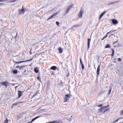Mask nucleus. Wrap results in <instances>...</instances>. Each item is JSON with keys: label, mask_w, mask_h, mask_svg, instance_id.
I'll return each instance as SVG.
<instances>
[{"label": "nucleus", "mask_w": 123, "mask_h": 123, "mask_svg": "<svg viewBox=\"0 0 123 123\" xmlns=\"http://www.w3.org/2000/svg\"><path fill=\"white\" fill-rule=\"evenodd\" d=\"M118 60L119 61H121V59L120 58H119L118 59Z\"/></svg>", "instance_id": "obj_30"}, {"label": "nucleus", "mask_w": 123, "mask_h": 123, "mask_svg": "<svg viewBox=\"0 0 123 123\" xmlns=\"http://www.w3.org/2000/svg\"><path fill=\"white\" fill-rule=\"evenodd\" d=\"M105 108H105L104 110H103V113H104L105 111L108 110V108L106 109Z\"/></svg>", "instance_id": "obj_24"}, {"label": "nucleus", "mask_w": 123, "mask_h": 123, "mask_svg": "<svg viewBox=\"0 0 123 123\" xmlns=\"http://www.w3.org/2000/svg\"><path fill=\"white\" fill-rule=\"evenodd\" d=\"M114 2H112V4H114Z\"/></svg>", "instance_id": "obj_50"}, {"label": "nucleus", "mask_w": 123, "mask_h": 123, "mask_svg": "<svg viewBox=\"0 0 123 123\" xmlns=\"http://www.w3.org/2000/svg\"><path fill=\"white\" fill-rule=\"evenodd\" d=\"M55 123H59V122L56 121H54Z\"/></svg>", "instance_id": "obj_32"}, {"label": "nucleus", "mask_w": 123, "mask_h": 123, "mask_svg": "<svg viewBox=\"0 0 123 123\" xmlns=\"http://www.w3.org/2000/svg\"><path fill=\"white\" fill-rule=\"evenodd\" d=\"M122 89H123V88H122Z\"/></svg>", "instance_id": "obj_52"}, {"label": "nucleus", "mask_w": 123, "mask_h": 123, "mask_svg": "<svg viewBox=\"0 0 123 123\" xmlns=\"http://www.w3.org/2000/svg\"><path fill=\"white\" fill-rule=\"evenodd\" d=\"M80 61H81V59H80Z\"/></svg>", "instance_id": "obj_47"}, {"label": "nucleus", "mask_w": 123, "mask_h": 123, "mask_svg": "<svg viewBox=\"0 0 123 123\" xmlns=\"http://www.w3.org/2000/svg\"><path fill=\"white\" fill-rule=\"evenodd\" d=\"M37 68H37L34 69V71L37 73H38L39 71V70L37 69Z\"/></svg>", "instance_id": "obj_22"}, {"label": "nucleus", "mask_w": 123, "mask_h": 123, "mask_svg": "<svg viewBox=\"0 0 123 123\" xmlns=\"http://www.w3.org/2000/svg\"><path fill=\"white\" fill-rule=\"evenodd\" d=\"M111 89L110 90H109V91L108 93V94H110V93H111Z\"/></svg>", "instance_id": "obj_33"}, {"label": "nucleus", "mask_w": 123, "mask_h": 123, "mask_svg": "<svg viewBox=\"0 0 123 123\" xmlns=\"http://www.w3.org/2000/svg\"><path fill=\"white\" fill-rule=\"evenodd\" d=\"M1 83L2 85L3 86H6V85L8 82L6 81H5V82H1Z\"/></svg>", "instance_id": "obj_8"}, {"label": "nucleus", "mask_w": 123, "mask_h": 123, "mask_svg": "<svg viewBox=\"0 0 123 123\" xmlns=\"http://www.w3.org/2000/svg\"><path fill=\"white\" fill-rule=\"evenodd\" d=\"M1 4H3L2 3H0V5H1Z\"/></svg>", "instance_id": "obj_46"}, {"label": "nucleus", "mask_w": 123, "mask_h": 123, "mask_svg": "<svg viewBox=\"0 0 123 123\" xmlns=\"http://www.w3.org/2000/svg\"><path fill=\"white\" fill-rule=\"evenodd\" d=\"M112 54H114V52L113 49H112Z\"/></svg>", "instance_id": "obj_29"}, {"label": "nucleus", "mask_w": 123, "mask_h": 123, "mask_svg": "<svg viewBox=\"0 0 123 123\" xmlns=\"http://www.w3.org/2000/svg\"><path fill=\"white\" fill-rule=\"evenodd\" d=\"M91 40V39L90 38L88 39V38L87 39V48L88 49L90 46V42Z\"/></svg>", "instance_id": "obj_9"}, {"label": "nucleus", "mask_w": 123, "mask_h": 123, "mask_svg": "<svg viewBox=\"0 0 123 123\" xmlns=\"http://www.w3.org/2000/svg\"><path fill=\"white\" fill-rule=\"evenodd\" d=\"M25 66H21V68H19V69H20L21 70H25V71H24V73L26 71V70H25Z\"/></svg>", "instance_id": "obj_12"}, {"label": "nucleus", "mask_w": 123, "mask_h": 123, "mask_svg": "<svg viewBox=\"0 0 123 123\" xmlns=\"http://www.w3.org/2000/svg\"><path fill=\"white\" fill-rule=\"evenodd\" d=\"M111 47V46L109 44H107L105 46V48H110Z\"/></svg>", "instance_id": "obj_20"}, {"label": "nucleus", "mask_w": 123, "mask_h": 123, "mask_svg": "<svg viewBox=\"0 0 123 123\" xmlns=\"http://www.w3.org/2000/svg\"><path fill=\"white\" fill-rule=\"evenodd\" d=\"M32 59H33V58L30 59L28 60H27L26 61H20L18 62H16L15 63L18 64V63H21L23 62H27V61H30L32 60Z\"/></svg>", "instance_id": "obj_6"}, {"label": "nucleus", "mask_w": 123, "mask_h": 123, "mask_svg": "<svg viewBox=\"0 0 123 123\" xmlns=\"http://www.w3.org/2000/svg\"><path fill=\"white\" fill-rule=\"evenodd\" d=\"M37 78L38 80L39 79V77H37Z\"/></svg>", "instance_id": "obj_44"}, {"label": "nucleus", "mask_w": 123, "mask_h": 123, "mask_svg": "<svg viewBox=\"0 0 123 123\" xmlns=\"http://www.w3.org/2000/svg\"><path fill=\"white\" fill-rule=\"evenodd\" d=\"M113 34H111L110 36H111L113 35Z\"/></svg>", "instance_id": "obj_48"}, {"label": "nucleus", "mask_w": 123, "mask_h": 123, "mask_svg": "<svg viewBox=\"0 0 123 123\" xmlns=\"http://www.w3.org/2000/svg\"><path fill=\"white\" fill-rule=\"evenodd\" d=\"M20 103V102H18L13 104L12 105V107H13L14 106V105H18Z\"/></svg>", "instance_id": "obj_21"}, {"label": "nucleus", "mask_w": 123, "mask_h": 123, "mask_svg": "<svg viewBox=\"0 0 123 123\" xmlns=\"http://www.w3.org/2000/svg\"><path fill=\"white\" fill-rule=\"evenodd\" d=\"M52 123H55L54 121H52Z\"/></svg>", "instance_id": "obj_45"}, {"label": "nucleus", "mask_w": 123, "mask_h": 123, "mask_svg": "<svg viewBox=\"0 0 123 123\" xmlns=\"http://www.w3.org/2000/svg\"><path fill=\"white\" fill-rule=\"evenodd\" d=\"M114 31H111L110 32H108L106 34L104 37L105 38H106L108 36L107 34L109 33H110V34H111V33H112Z\"/></svg>", "instance_id": "obj_11"}, {"label": "nucleus", "mask_w": 123, "mask_h": 123, "mask_svg": "<svg viewBox=\"0 0 123 123\" xmlns=\"http://www.w3.org/2000/svg\"><path fill=\"white\" fill-rule=\"evenodd\" d=\"M73 5H72L69 6L67 8L66 12V13H67L71 9L73 6Z\"/></svg>", "instance_id": "obj_4"}, {"label": "nucleus", "mask_w": 123, "mask_h": 123, "mask_svg": "<svg viewBox=\"0 0 123 123\" xmlns=\"http://www.w3.org/2000/svg\"><path fill=\"white\" fill-rule=\"evenodd\" d=\"M83 13V11L82 10H80L78 13V17L81 18L82 16V14Z\"/></svg>", "instance_id": "obj_3"}, {"label": "nucleus", "mask_w": 123, "mask_h": 123, "mask_svg": "<svg viewBox=\"0 0 123 123\" xmlns=\"http://www.w3.org/2000/svg\"><path fill=\"white\" fill-rule=\"evenodd\" d=\"M39 94L37 92L34 95H33V97H35L36 96H39Z\"/></svg>", "instance_id": "obj_17"}, {"label": "nucleus", "mask_w": 123, "mask_h": 123, "mask_svg": "<svg viewBox=\"0 0 123 123\" xmlns=\"http://www.w3.org/2000/svg\"><path fill=\"white\" fill-rule=\"evenodd\" d=\"M18 98H19L22 95V92L20 91H18Z\"/></svg>", "instance_id": "obj_14"}, {"label": "nucleus", "mask_w": 123, "mask_h": 123, "mask_svg": "<svg viewBox=\"0 0 123 123\" xmlns=\"http://www.w3.org/2000/svg\"><path fill=\"white\" fill-rule=\"evenodd\" d=\"M52 123V122H49L48 123Z\"/></svg>", "instance_id": "obj_39"}, {"label": "nucleus", "mask_w": 123, "mask_h": 123, "mask_svg": "<svg viewBox=\"0 0 123 123\" xmlns=\"http://www.w3.org/2000/svg\"><path fill=\"white\" fill-rule=\"evenodd\" d=\"M21 66H18L16 67V68H19H19H20L21 67Z\"/></svg>", "instance_id": "obj_31"}, {"label": "nucleus", "mask_w": 123, "mask_h": 123, "mask_svg": "<svg viewBox=\"0 0 123 123\" xmlns=\"http://www.w3.org/2000/svg\"><path fill=\"white\" fill-rule=\"evenodd\" d=\"M120 118H119V119H117L116 120V122H117V121H118V120L119 119H120Z\"/></svg>", "instance_id": "obj_40"}, {"label": "nucleus", "mask_w": 123, "mask_h": 123, "mask_svg": "<svg viewBox=\"0 0 123 123\" xmlns=\"http://www.w3.org/2000/svg\"><path fill=\"white\" fill-rule=\"evenodd\" d=\"M15 1H12V2H14Z\"/></svg>", "instance_id": "obj_49"}, {"label": "nucleus", "mask_w": 123, "mask_h": 123, "mask_svg": "<svg viewBox=\"0 0 123 123\" xmlns=\"http://www.w3.org/2000/svg\"><path fill=\"white\" fill-rule=\"evenodd\" d=\"M70 95L69 94L66 95L64 98V102H67L69 99V98L70 97Z\"/></svg>", "instance_id": "obj_2"}, {"label": "nucleus", "mask_w": 123, "mask_h": 123, "mask_svg": "<svg viewBox=\"0 0 123 123\" xmlns=\"http://www.w3.org/2000/svg\"><path fill=\"white\" fill-rule=\"evenodd\" d=\"M111 56H113V55H114V54H111Z\"/></svg>", "instance_id": "obj_43"}, {"label": "nucleus", "mask_w": 123, "mask_h": 123, "mask_svg": "<svg viewBox=\"0 0 123 123\" xmlns=\"http://www.w3.org/2000/svg\"><path fill=\"white\" fill-rule=\"evenodd\" d=\"M58 50L59 51V52L60 53H61L62 52V50L61 48L60 47L59 48Z\"/></svg>", "instance_id": "obj_16"}, {"label": "nucleus", "mask_w": 123, "mask_h": 123, "mask_svg": "<svg viewBox=\"0 0 123 123\" xmlns=\"http://www.w3.org/2000/svg\"><path fill=\"white\" fill-rule=\"evenodd\" d=\"M80 63H81V64H82V61H80Z\"/></svg>", "instance_id": "obj_42"}, {"label": "nucleus", "mask_w": 123, "mask_h": 123, "mask_svg": "<svg viewBox=\"0 0 123 123\" xmlns=\"http://www.w3.org/2000/svg\"><path fill=\"white\" fill-rule=\"evenodd\" d=\"M13 72L14 74H16L17 73L18 71L17 70H14L13 71Z\"/></svg>", "instance_id": "obj_23"}, {"label": "nucleus", "mask_w": 123, "mask_h": 123, "mask_svg": "<svg viewBox=\"0 0 123 123\" xmlns=\"http://www.w3.org/2000/svg\"><path fill=\"white\" fill-rule=\"evenodd\" d=\"M104 58V57L101 56L100 55V56H99L98 57L99 59H102V60Z\"/></svg>", "instance_id": "obj_25"}, {"label": "nucleus", "mask_w": 123, "mask_h": 123, "mask_svg": "<svg viewBox=\"0 0 123 123\" xmlns=\"http://www.w3.org/2000/svg\"><path fill=\"white\" fill-rule=\"evenodd\" d=\"M102 106V104H100L98 106V107H101Z\"/></svg>", "instance_id": "obj_35"}, {"label": "nucleus", "mask_w": 123, "mask_h": 123, "mask_svg": "<svg viewBox=\"0 0 123 123\" xmlns=\"http://www.w3.org/2000/svg\"><path fill=\"white\" fill-rule=\"evenodd\" d=\"M100 65H99L97 68V76H98L99 74V71H100Z\"/></svg>", "instance_id": "obj_7"}, {"label": "nucleus", "mask_w": 123, "mask_h": 123, "mask_svg": "<svg viewBox=\"0 0 123 123\" xmlns=\"http://www.w3.org/2000/svg\"><path fill=\"white\" fill-rule=\"evenodd\" d=\"M105 12H106L105 11H104V12H102L101 14H100V16L99 18H100L103 15L105 14Z\"/></svg>", "instance_id": "obj_15"}, {"label": "nucleus", "mask_w": 123, "mask_h": 123, "mask_svg": "<svg viewBox=\"0 0 123 123\" xmlns=\"http://www.w3.org/2000/svg\"><path fill=\"white\" fill-rule=\"evenodd\" d=\"M109 106V105H107L106 106H105L104 107H102L99 110V112H103V110L105 109V108H106L107 107Z\"/></svg>", "instance_id": "obj_5"}, {"label": "nucleus", "mask_w": 123, "mask_h": 123, "mask_svg": "<svg viewBox=\"0 0 123 123\" xmlns=\"http://www.w3.org/2000/svg\"><path fill=\"white\" fill-rule=\"evenodd\" d=\"M105 38L104 37L101 39V40H103Z\"/></svg>", "instance_id": "obj_36"}, {"label": "nucleus", "mask_w": 123, "mask_h": 123, "mask_svg": "<svg viewBox=\"0 0 123 123\" xmlns=\"http://www.w3.org/2000/svg\"><path fill=\"white\" fill-rule=\"evenodd\" d=\"M112 22L113 24H116L118 23L116 19H112Z\"/></svg>", "instance_id": "obj_10"}, {"label": "nucleus", "mask_w": 123, "mask_h": 123, "mask_svg": "<svg viewBox=\"0 0 123 123\" xmlns=\"http://www.w3.org/2000/svg\"><path fill=\"white\" fill-rule=\"evenodd\" d=\"M56 68L55 66H53L51 67L50 69H51L55 70L56 69Z\"/></svg>", "instance_id": "obj_19"}, {"label": "nucleus", "mask_w": 123, "mask_h": 123, "mask_svg": "<svg viewBox=\"0 0 123 123\" xmlns=\"http://www.w3.org/2000/svg\"><path fill=\"white\" fill-rule=\"evenodd\" d=\"M40 117V116H37L36 117L34 118L33 119H32L31 121V122H29L27 123H31L33 122L34 120H36V119L37 118H39V117Z\"/></svg>", "instance_id": "obj_13"}, {"label": "nucleus", "mask_w": 123, "mask_h": 123, "mask_svg": "<svg viewBox=\"0 0 123 123\" xmlns=\"http://www.w3.org/2000/svg\"><path fill=\"white\" fill-rule=\"evenodd\" d=\"M8 120L7 119H6L4 123H8Z\"/></svg>", "instance_id": "obj_27"}, {"label": "nucleus", "mask_w": 123, "mask_h": 123, "mask_svg": "<svg viewBox=\"0 0 123 123\" xmlns=\"http://www.w3.org/2000/svg\"><path fill=\"white\" fill-rule=\"evenodd\" d=\"M81 68L82 69H83L84 68V64L83 63L81 64Z\"/></svg>", "instance_id": "obj_26"}, {"label": "nucleus", "mask_w": 123, "mask_h": 123, "mask_svg": "<svg viewBox=\"0 0 123 123\" xmlns=\"http://www.w3.org/2000/svg\"><path fill=\"white\" fill-rule=\"evenodd\" d=\"M56 25H58V26H59V22H56Z\"/></svg>", "instance_id": "obj_28"}, {"label": "nucleus", "mask_w": 123, "mask_h": 123, "mask_svg": "<svg viewBox=\"0 0 123 123\" xmlns=\"http://www.w3.org/2000/svg\"><path fill=\"white\" fill-rule=\"evenodd\" d=\"M79 25H74V26H73V27H75L76 26L77 27H79Z\"/></svg>", "instance_id": "obj_34"}, {"label": "nucleus", "mask_w": 123, "mask_h": 123, "mask_svg": "<svg viewBox=\"0 0 123 123\" xmlns=\"http://www.w3.org/2000/svg\"><path fill=\"white\" fill-rule=\"evenodd\" d=\"M17 87H18V86H15V89H16V88H17Z\"/></svg>", "instance_id": "obj_41"}, {"label": "nucleus", "mask_w": 123, "mask_h": 123, "mask_svg": "<svg viewBox=\"0 0 123 123\" xmlns=\"http://www.w3.org/2000/svg\"><path fill=\"white\" fill-rule=\"evenodd\" d=\"M121 113H123V110H122L121 111Z\"/></svg>", "instance_id": "obj_37"}, {"label": "nucleus", "mask_w": 123, "mask_h": 123, "mask_svg": "<svg viewBox=\"0 0 123 123\" xmlns=\"http://www.w3.org/2000/svg\"><path fill=\"white\" fill-rule=\"evenodd\" d=\"M25 9V8H24L23 6H22V9H19L18 12L19 14L20 15L22 14H24L25 12L24 10Z\"/></svg>", "instance_id": "obj_1"}, {"label": "nucleus", "mask_w": 123, "mask_h": 123, "mask_svg": "<svg viewBox=\"0 0 123 123\" xmlns=\"http://www.w3.org/2000/svg\"><path fill=\"white\" fill-rule=\"evenodd\" d=\"M56 13H55L53 15H51L50 17L48 19V20H49V19H50L52 18L55 15H56Z\"/></svg>", "instance_id": "obj_18"}, {"label": "nucleus", "mask_w": 123, "mask_h": 123, "mask_svg": "<svg viewBox=\"0 0 123 123\" xmlns=\"http://www.w3.org/2000/svg\"><path fill=\"white\" fill-rule=\"evenodd\" d=\"M3 0H0V2H3Z\"/></svg>", "instance_id": "obj_38"}, {"label": "nucleus", "mask_w": 123, "mask_h": 123, "mask_svg": "<svg viewBox=\"0 0 123 123\" xmlns=\"http://www.w3.org/2000/svg\"><path fill=\"white\" fill-rule=\"evenodd\" d=\"M62 62L61 63V64H62Z\"/></svg>", "instance_id": "obj_51"}]
</instances>
